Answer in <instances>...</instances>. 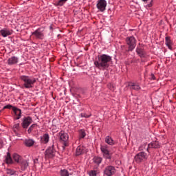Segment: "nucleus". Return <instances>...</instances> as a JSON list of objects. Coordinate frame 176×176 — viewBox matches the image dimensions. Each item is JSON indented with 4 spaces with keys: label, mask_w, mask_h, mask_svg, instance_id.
<instances>
[{
    "label": "nucleus",
    "mask_w": 176,
    "mask_h": 176,
    "mask_svg": "<svg viewBox=\"0 0 176 176\" xmlns=\"http://www.w3.org/2000/svg\"><path fill=\"white\" fill-rule=\"evenodd\" d=\"M112 61V57L107 54L98 56V60L94 61V65L98 69H107L109 67V63Z\"/></svg>",
    "instance_id": "nucleus-1"
},
{
    "label": "nucleus",
    "mask_w": 176,
    "mask_h": 176,
    "mask_svg": "<svg viewBox=\"0 0 176 176\" xmlns=\"http://www.w3.org/2000/svg\"><path fill=\"white\" fill-rule=\"evenodd\" d=\"M19 78L23 82V87L25 89H32L34 85L36 83V78L29 76H20Z\"/></svg>",
    "instance_id": "nucleus-2"
},
{
    "label": "nucleus",
    "mask_w": 176,
    "mask_h": 176,
    "mask_svg": "<svg viewBox=\"0 0 176 176\" xmlns=\"http://www.w3.org/2000/svg\"><path fill=\"white\" fill-rule=\"evenodd\" d=\"M126 43L128 46V51L133 52V50L135 49V46H137V40L134 36H128L126 38Z\"/></svg>",
    "instance_id": "nucleus-3"
},
{
    "label": "nucleus",
    "mask_w": 176,
    "mask_h": 176,
    "mask_svg": "<svg viewBox=\"0 0 176 176\" xmlns=\"http://www.w3.org/2000/svg\"><path fill=\"white\" fill-rule=\"evenodd\" d=\"M147 159H148V154L142 151L138 153L134 157V160L135 163H138V164L142 163V162H145Z\"/></svg>",
    "instance_id": "nucleus-4"
},
{
    "label": "nucleus",
    "mask_w": 176,
    "mask_h": 176,
    "mask_svg": "<svg viewBox=\"0 0 176 176\" xmlns=\"http://www.w3.org/2000/svg\"><path fill=\"white\" fill-rule=\"evenodd\" d=\"M59 137H60V140L62 142H63L64 146H68V140L69 138V136H68V133L64 131H60L59 133Z\"/></svg>",
    "instance_id": "nucleus-5"
},
{
    "label": "nucleus",
    "mask_w": 176,
    "mask_h": 176,
    "mask_svg": "<svg viewBox=\"0 0 176 176\" xmlns=\"http://www.w3.org/2000/svg\"><path fill=\"white\" fill-rule=\"evenodd\" d=\"M56 151L54 150V145H52L45 151V159H52V157H54Z\"/></svg>",
    "instance_id": "nucleus-6"
},
{
    "label": "nucleus",
    "mask_w": 176,
    "mask_h": 176,
    "mask_svg": "<svg viewBox=\"0 0 176 176\" xmlns=\"http://www.w3.org/2000/svg\"><path fill=\"white\" fill-rule=\"evenodd\" d=\"M116 173V169L113 166H108L104 170V176H112Z\"/></svg>",
    "instance_id": "nucleus-7"
},
{
    "label": "nucleus",
    "mask_w": 176,
    "mask_h": 176,
    "mask_svg": "<svg viewBox=\"0 0 176 176\" xmlns=\"http://www.w3.org/2000/svg\"><path fill=\"white\" fill-rule=\"evenodd\" d=\"M101 152L103 153L104 157L105 159H112V153H110L108 151V146H101L100 147Z\"/></svg>",
    "instance_id": "nucleus-8"
},
{
    "label": "nucleus",
    "mask_w": 176,
    "mask_h": 176,
    "mask_svg": "<svg viewBox=\"0 0 176 176\" xmlns=\"http://www.w3.org/2000/svg\"><path fill=\"white\" fill-rule=\"evenodd\" d=\"M31 123H32V118L31 117H24L22 120L21 126L23 129H28V126Z\"/></svg>",
    "instance_id": "nucleus-9"
},
{
    "label": "nucleus",
    "mask_w": 176,
    "mask_h": 176,
    "mask_svg": "<svg viewBox=\"0 0 176 176\" xmlns=\"http://www.w3.org/2000/svg\"><path fill=\"white\" fill-rule=\"evenodd\" d=\"M96 6L98 10H100V12H104L105 9H107V1L99 0Z\"/></svg>",
    "instance_id": "nucleus-10"
},
{
    "label": "nucleus",
    "mask_w": 176,
    "mask_h": 176,
    "mask_svg": "<svg viewBox=\"0 0 176 176\" xmlns=\"http://www.w3.org/2000/svg\"><path fill=\"white\" fill-rule=\"evenodd\" d=\"M32 35L34 36L36 39H43L45 34H43V32L41 30V28H38L34 32L32 33Z\"/></svg>",
    "instance_id": "nucleus-11"
},
{
    "label": "nucleus",
    "mask_w": 176,
    "mask_h": 176,
    "mask_svg": "<svg viewBox=\"0 0 176 176\" xmlns=\"http://www.w3.org/2000/svg\"><path fill=\"white\" fill-rule=\"evenodd\" d=\"M136 53L138 54L139 57L141 58H145L146 56V53H145V50L141 45H138L136 49Z\"/></svg>",
    "instance_id": "nucleus-12"
},
{
    "label": "nucleus",
    "mask_w": 176,
    "mask_h": 176,
    "mask_svg": "<svg viewBox=\"0 0 176 176\" xmlns=\"http://www.w3.org/2000/svg\"><path fill=\"white\" fill-rule=\"evenodd\" d=\"M128 86L131 90H135L136 91L141 90V87L138 82H129Z\"/></svg>",
    "instance_id": "nucleus-13"
},
{
    "label": "nucleus",
    "mask_w": 176,
    "mask_h": 176,
    "mask_svg": "<svg viewBox=\"0 0 176 176\" xmlns=\"http://www.w3.org/2000/svg\"><path fill=\"white\" fill-rule=\"evenodd\" d=\"M12 111L14 113V118L19 120L21 118V109L17 107H12Z\"/></svg>",
    "instance_id": "nucleus-14"
},
{
    "label": "nucleus",
    "mask_w": 176,
    "mask_h": 176,
    "mask_svg": "<svg viewBox=\"0 0 176 176\" xmlns=\"http://www.w3.org/2000/svg\"><path fill=\"white\" fill-rule=\"evenodd\" d=\"M19 63V58L17 56H12L8 58V65H14Z\"/></svg>",
    "instance_id": "nucleus-15"
},
{
    "label": "nucleus",
    "mask_w": 176,
    "mask_h": 176,
    "mask_svg": "<svg viewBox=\"0 0 176 176\" xmlns=\"http://www.w3.org/2000/svg\"><path fill=\"white\" fill-rule=\"evenodd\" d=\"M151 148H154L155 149H157V148H160L159 142H153L148 144L146 148L147 152H149V149H151Z\"/></svg>",
    "instance_id": "nucleus-16"
},
{
    "label": "nucleus",
    "mask_w": 176,
    "mask_h": 176,
    "mask_svg": "<svg viewBox=\"0 0 176 176\" xmlns=\"http://www.w3.org/2000/svg\"><path fill=\"white\" fill-rule=\"evenodd\" d=\"M20 166H21V170H23V171H25V170H27V168H28V166L30 164V162H28L27 160H22L21 161V162L19 163Z\"/></svg>",
    "instance_id": "nucleus-17"
},
{
    "label": "nucleus",
    "mask_w": 176,
    "mask_h": 176,
    "mask_svg": "<svg viewBox=\"0 0 176 176\" xmlns=\"http://www.w3.org/2000/svg\"><path fill=\"white\" fill-rule=\"evenodd\" d=\"M50 137L49 136V134L45 133L43 135V136L41 137V144H47L49 142Z\"/></svg>",
    "instance_id": "nucleus-18"
},
{
    "label": "nucleus",
    "mask_w": 176,
    "mask_h": 176,
    "mask_svg": "<svg viewBox=\"0 0 176 176\" xmlns=\"http://www.w3.org/2000/svg\"><path fill=\"white\" fill-rule=\"evenodd\" d=\"M85 153V147L82 146H78L76 150V156H80Z\"/></svg>",
    "instance_id": "nucleus-19"
},
{
    "label": "nucleus",
    "mask_w": 176,
    "mask_h": 176,
    "mask_svg": "<svg viewBox=\"0 0 176 176\" xmlns=\"http://www.w3.org/2000/svg\"><path fill=\"white\" fill-rule=\"evenodd\" d=\"M35 144V140L32 139H25L24 140V144L25 146L31 147Z\"/></svg>",
    "instance_id": "nucleus-20"
},
{
    "label": "nucleus",
    "mask_w": 176,
    "mask_h": 176,
    "mask_svg": "<svg viewBox=\"0 0 176 176\" xmlns=\"http://www.w3.org/2000/svg\"><path fill=\"white\" fill-rule=\"evenodd\" d=\"M5 162L6 164H13V160L12 159V156H10V153H7Z\"/></svg>",
    "instance_id": "nucleus-21"
},
{
    "label": "nucleus",
    "mask_w": 176,
    "mask_h": 176,
    "mask_svg": "<svg viewBox=\"0 0 176 176\" xmlns=\"http://www.w3.org/2000/svg\"><path fill=\"white\" fill-rule=\"evenodd\" d=\"M12 157H13V160H14V162H16V163H19V164H20V163L23 160V159L21 158V156H20L17 153L13 154Z\"/></svg>",
    "instance_id": "nucleus-22"
},
{
    "label": "nucleus",
    "mask_w": 176,
    "mask_h": 176,
    "mask_svg": "<svg viewBox=\"0 0 176 176\" xmlns=\"http://www.w3.org/2000/svg\"><path fill=\"white\" fill-rule=\"evenodd\" d=\"M93 162L94 163H95V164L100 166V164H101V162H102V157L96 156L93 158Z\"/></svg>",
    "instance_id": "nucleus-23"
},
{
    "label": "nucleus",
    "mask_w": 176,
    "mask_h": 176,
    "mask_svg": "<svg viewBox=\"0 0 176 176\" xmlns=\"http://www.w3.org/2000/svg\"><path fill=\"white\" fill-rule=\"evenodd\" d=\"M104 141L108 145H115V141L110 136H107L104 139Z\"/></svg>",
    "instance_id": "nucleus-24"
},
{
    "label": "nucleus",
    "mask_w": 176,
    "mask_h": 176,
    "mask_svg": "<svg viewBox=\"0 0 176 176\" xmlns=\"http://www.w3.org/2000/svg\"><path fill=\"white\" fill-rule=\"evenodd\" d=\"M0 34L3 36V38H6V36H9V35L12 34V32L8 30H2L0 31Z\"/></svg>",
    "instance_id": "nucleus-25"
},
{
    "label": "nucleus",
    "mask_w": 176,
    "mask_h": 176,
    "mask_svg": "<svg viewBox=\"0 0 176 176\" xmlns=\"http://www.w3.org/2000/svg\"><path fill=\"white\" fill-rule=\"evenodd\" d=\"M165 43L166 46L168 47V49H171L173 46V41H171V39H170V37L166 36L165 38Z\"/></svg>",
    "instance_id": "nucleus-26"
},
{
    "label": "nucleus",
    "mask_w": 176,
    "mask_h": 176,
    "mask_svg": "<svg viewBox=\"0 0 176 176\" xmlns=\"http://www.w3.org/2000/svg\"><path fill=\"white\" fill-rule=\"evenodd\" d=\"M79 133V140H82V138H85L86 137V131L84 129H80L78 131Z\"/></svg>",
    "instance_id": "nucleus-27"
},
{
    "label": "nucleus",
    "mask_w": 176,
    "mask_h": 176,
    "mask_svg": "<svg viewBox=\"0 0 176 176\" xmlns=\"http://www.w3.org/2000/svg\"><path fill=\"white\" fill-rule=\"evenodd\" d=\"M60 176H69V173L66 169H61L60 170Z\"/></svg>",
    "instance_id": "nucleus-28"
},
{
    "label": "nucleus",
    "mask_w": 176,
    "mask_h": 176,
    "mask_svg": "<svg viewBox=\"0 0 176 176\" xmlns=\"http://www.w3.org/2000/svg\"><path fill=\"white\" fill-rule=\"evenodd\" d=\"M6 174H8V175H16V170L10 168H7Z\"/></svg>",
    "instance_id": "nucleus-29"
},
{
    "label": "nucleus",
    "mask_w": 176,
    "mask_h": 176,
    "mask_svg": "<svg viewBox=\"0 0 176 176\" xmlns=\"http://www.w3.org/2000/svg\"><path fill=\"white\" fill-rule=\"evenodd\" d=\"M35 127H36V124H32L28 129V134H31V133H32V131L34 130V129H35Z\"/></svg>",
    "instance_id": "nucleus-30"
},
{
    "label": "nucleus",
    "mask_w": 176,
    "mask_h": 176,
    "mask_svg": "<svg viewBox=\"0 0 176 176\" xmlns=\"http://www.w3.org/2000/svg\"><path fill=\"white\" fill-rule=\"evenodd\" d=\"M98 173V170L94 169L89 172V176H97V173Z\"/></svg>",
    "instance_id": "nucleus-31"
},
{
    "label": "nucleus",
    "mask_w": 176,
    "mask_h": 176,
    "mask_svg": "<svg viewBox=\"0 0 176 176\" xmlns=\"http://www.w3.org/2000/svg\"><path fill=\"white\" fill-rule=\"evenodd\" d=\"M16 107H13L12 104H7L3 107V111L5 109H13Z\"/></svg>",
    "instance_id": "nucleus-32"
},
{
    "label": "nucleus",
    "mask_w": 176,
    "mask_h": 176,
    "mask_svg": "<svg viewBox=\"0 0 176 176\" xmlns=\"http://www.w3.org/2000/svg\"><path fill=\"white\" fill-rule=\"evenodd\" d=\"M13 129H14V131L16 133V130H20V124H15L13 126Z\"/></svg>",
    "instance_id": "nucleus-33"
},
{
    "label": "nucleus",
    "mask_w": 176,
    "mask_h": 176,
    "mask_svg": "<svg viewBox=\"0 0 176 176\" xmlns=\"http://www.w3.org/2000/svg\"><path fill=\"white\" fill-rule=\"evenodd\" d=\"M67 0H59L58 2V6H63Z\"/></svg>",
    "instance_id": "nucleus-34"
},
{
    "label": "nucleus",
    "mask_w": 176,
    "mask_h": 176,
    "mask_svg": "<svg viewBox=\"0 0 176 176\" xmlns=\"http://www.w3.org/2000/svg\"><path fill=\"white\" fill-rule=\"evenodd\" d=\"M91 116V113L87 114L86 113H81V118H90Z\"/></svg>",
    "instance_id": "nucleus-35"
},
{
    "label": "nucleus",
    "mask_w": 176,
    "mask_h": 176,
    "mask_svg": "<svg viewBox=\"0 0 176 176\" xmlns=\"http://www.w3.org/2000/svg\"><path fill=\"white\" fill-rule=\"evenodd\" d=\"M146 146V144H143L142 146H140V147L139 148L140 151H142V148H145Z\"/></svg>",
    "instance_id": "nucleus-36"
},
{
    "label": "nucleus",
    "mask_w": 176,
    "mask_h": 176,
    "mask_svg": "<svg viewBox=\"0 0 176 176\" xmlns=\"http://www.w3.org/2000/svg\"><path fill=\"white\" fill-rule=\"evenodd\" d=\"M152 2L151 1V3L146 6V8H152Z\"/></svg>",
    "instance_id": "nucleus-37"
},
{
    "label": "nucleus",
    "mask_w": 176,
    "mask_h": 176,
    "mask_svg": "<svg viewBox=\"0 0 176 176\" xmlns=\"http://www.w3.org/2000/svg\"><path fill=\"white\" fill-rule=\"evenodd\" d=\"M151 79H153V80H155V75L151 74Z\"/></svg>",
    "instance_id": "nucleus-38"
},
{
    "label": "nucleus",
    "mask_w": 176,
    "mask_h": 176,
    "mask_svg": "<svg viewBox=\"0 0 176 176\" xmlns=\"http://www.w3.org/2000/svg\"><path fill=\"white\" fill-rule=\"evenodd\" d=\"M143 1V2H146V1H148V0H142Z\"/></svg>",
    "instance_id": "nucleus-39"
},
{
    "label": "nucleus",
    "mask_w": 176,
    "mask_h": 176,
    "mask_svg": "<svg viewBox=\"0 0 176 176\" xmlns=\"http://www.w3.org/2000/svg\"><path fill=\"white\" fill-rule=\"evenodd\" d=\"M35 161H36V162H38V159H36Z\"/></svg>",
    "instance_id": "nucleus-40"
}]
</instances>
